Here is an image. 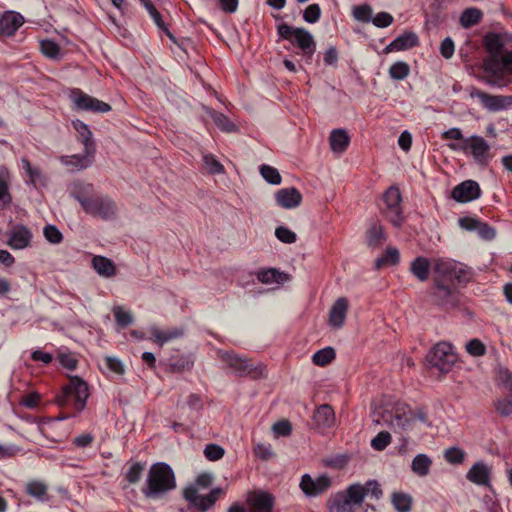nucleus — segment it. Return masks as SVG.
Returning a JSON list of instances; mask_svg holds the SVG:
<instances>
[{"mask_svg": "<svg viewBox=\"0 0 512 512\" xmlns=\"http://www.w3.org/2000/svg\"><path fill=\"white\" fill-rule=\"evenodd\" d=\"M177 487L173 469L165 462H157L150 466L141 492L147 499L165 498Z\"/></svg>", "mask_w": 512, "mask_h": 512, "instance_id": "f257e3e1", "label": "nucleus"}, {"mask_svg": "<svg viewBox=\"0 0 512 512\" xmlns=\"http://www.w3.org/2000/svg\"><path fill=\"white\" fill-rule=\"evenodd\" d=\"M383 420L394 432H402L412 429L419 421L427 427L432 426L428 413L424 407L412 408L406 403L396 402L390 410H386Z\"/></svg>", "mask_w": 512, "mask_h": 512, "instance_id": "f03ea898", "label": "nucleus"}, {"mask_svg": "<svg viewBox=\"0 0 512 512\" xmlns=\"http://www.w3.org/2000/svg\"><path fill=\"white\" fill-rule=\"evenodd\" d=\"M88 384L79 376H71L56 396V403L63 408H71L75 414L82 412L89 397Z\"/></svg>", "mask_w": 512, "mask_h": 512, "instance_id": "7ed1b4c3", "label": "nucleus"}, {"mask_svg": "<svg viewBox=\"0 0 512 512\" xmlns=\"http://www.w3.org/2000/svg\"><path fill=\"white\" fill-rule=\"evenodd\" d=\"M81 187L82 190L76 191L73 196L86 213L104 220L111 219L116 215L117 208L112 199L107 196H88L93 190L92 184H83Z\"/></svg>", "mask_w": 512, "mask_h": 512, "instance_id": "20e7f679", "label": "nucleus"}, {"mask_svg": "<svg viewBox=\"0 0 512 512\" xmlns=\"http://www.w3.org/2000/svg\"><path fill=\"white\" fill-rule=\"evenodd\" d=\"M433 281L466 284L472 278L471 270L452 259H435L432 266Z\"/></svg>", "mask_w": 512, "mask_h": 512, "instance_id": "39448f33", "label": "nucleus"}, {"mask_svg": "<svg viewBox=\"0 0 512 512\" xmlns=\"http://www.w3.org/2000/svg\"><path fill=\"white\" fill-rule=\"evenodd\" d=\"M217 355L227 369L240 377L251 376L257 378L262 376L265 370L263 365L253 366L246 358L233 351L219 350Z\"/></svg>", "mask_w": 512, "mask_h": 512, "instance_id": "423d86ee", "label": "nucleus"}, {"mask_svg": "<svg viewBox=\"0 0 512 512\" xmlns=\"http://www.w3.org/2000/svg\"><path fill=\"white\" fill-rule=\"evenodd\" d=\"M448 147L454 151H462L471 155L475 162L481 166H487L490 160V145L481 136L473 135L465 138L461 144L450 143Z\"/></svg>", "mask_w": 512, "mask_h": 512, "instance_id": "0eeeda50", "label": "nucleus"}, {"mask_svg": "<svg viewBox=\"0 0 512 512\" xmlns=\"http://www.w3.org/2000/svg\"><path fill=\"white\" fill-rule=\"evenodd\" d=\"M426 361L430 368H435L440 373L446 374L456 363L457 355L450 343L442 341L433 346L426 356Z\"/></svg>", "mask_w": 512, "mask_h": 512, "instance_id": "6e6552de", "label": "nucleus"}, {"mask_svg": "<svg viewBox=\"0 0 512 512\" xmlns=\"http://www.w3.org/2000/svg\"><path fill=\"white\" fill-rule=\"evenodd\" d=\"M223 494L224 490L220 487L213 488L206 495L198 493L197 487H186L183 491L184 499L190 506L196 508L200 512H206L212 508Z\"/></svg>", "mask_w": 512, "mask_h": 512, "instance_id": "1a4fd4ad", "label": "nucleus"}, {"mask_svg": "<svg viewBox=\"0 0 512 512\" xmlns=\"http://www.w3.org/2000/svg\"><path fill=\"white\" fill-rule=\"evenodd\" d=\"M401 201L402 197L398 187H389L383 195L384 215L395 227H400L404 220Z\"/></svg>", "mask_w": 512, "mask_h": 512, "instance_id": "9d476101", "label": "nucleus"}, {"mask_svg": "<svg viewBox=\"0 0 512 512\" xmlns=\"http://www.w3.org/2000/svg\"><path fill=\"white\" fill-rule=\"evenodd\" d=\"M332 485V479L326 474L312 478L310 474L301 477L299 487L306 497H317L325 493Z\"/></svg>", "mask_w": 512, "mask_h": 512, "instance_id": "9b49d317", "label": "nucleus"}, {"mask_svg": "<svg viewBox=\"0 0 512 512\" xmlns=\"http://www.w3.org/2000/svg\"><path fill=\"white\" fill-rule=\"evenodd\" d=\"M71 99L77 110L107 113L112 109L108 103L94 98L79 89L72 91Z\"/></svg>", "mask_w": 512, "mask_h": 512, "instance_id": "f8f14e48", "label": "nucleus"}, {"mask_svg": "<svg viewBox=\"0 0 512 512\" xmlns=\"http://www.w3.org/2000/svg\"><path fill=\"white\" fill-rule=\"evenodd\" d=\"M470 97L480 100L484 108L491 112L504 110L512 105V96L491 95L473 87Z\"/></svg>", "mask_w": 512, "mask_h": 512, "instance_id": "ddd939ff", "label": "nucleus"}, {"mask_svg": "<svg viewBox=\"0 0 512 512\" xmlns=\"http://www.w3.org/2000/svg\"><path fill=\"white\" fill-rule=\"evenodd\" d=\"M431 295L439 306L454 305L457 301V286L453 283L433 281Z\"/></svg>", "mask_w": 512, "mask_h": 512, "instance_id": "4468645a", "label": "nucleus"}, {"mask_svg": "<svg viewBox=\"0 0 512 512\" xmlns=\"http://www.w3.org/2000/svg\"><path fill=\"white\" fill-rule=\"evenodd\" d=\"M500 380L508 391L509 397L495 400L494 407L501 416L508 417L512 414V372L508 369L501 370Z\"/></svg>", "mask_w": 512, "mask_h": 512, "instance_id": "2eb2a0df", "label": "nucleus"}, {"mask_svg": "<svg viewBox=\"0 0 512 512\" xmlns=\"http://www.w3.org/2000/svg\"><path fill=\"white\" fill-rule=\"evenodd\" d=\"M480 194L481 189L476 181L465 180L453 188L451 197L457 202L467 203L478 199Z\"/></svg>", "mask_w": 512, "mask_h": 512, "instance_id": "dca6fc26", "label": "nucleus"}, {"mask_svg": "<svg viewBox=\"0 0 512 512\" xmlns=\"http://www.w3.org/2000/svg\"><path fill=\"white\" fill-rule=\"evenodd\" d=\"M246 501L252 512H272L275 499L269 492L256 490L248 493Z\"/></svg>", "mask_w": 512, "mask_h": 512, "instance_id": "f3484780", "label": "nucleus"}, {"mask_svg": "<svg viewBox=\"0 0 512 512\" xmlns=\"http://www.w3.org/2000/svg\"><path fill=\"white\" fill-rule=\"evenodd\" d=\"M24 24V17L15 11H5L0 16V37H11Z\"/></svg>", "mask_w": 512, "mask_h": 512, "instance_id": "a211bd4d", "label": "nucleus"}, {"mask_svg": "<svg viewBox=\"0 0 512 512\" xmlns=\"http://www.w3.org/2000/svg\"><path fill=\"white\" fill-rule=\"evenodd\" d=\"M32 233L24 225H15L9 232L7 244L14 250H22L30 246Z\"/></svg>", "mask_w": 512, "mask_h": 512, "instance_id": "6ab92c4d", "label": "nucleus"}, {"mask_svg": "<svg viewBox=\"0 0 512 512\" xmlns=\"http://www.w3.org/2000/svg\"><path fill=\"white\" fill-rule=\"evenodd\" d=\"M94 156L95 150L84 148V152L82 154L61 156L60 162L67 167H71L72 171H79L91 166L94 160Z\"/></svg>", "mask_w": 512, "mask_h": 512, "instance_id": "aec40b11", "label": "nucleus"}, {"mask_svg": "<svg viewBox=\"0 0 512 512\" xmlns=\"http://www.w3.org/2000/svg\"><path fill=\"white\" fill-rule=\"evenodd\" d=\"M276 204L284 209H294L302 202V195L295 187L282 188L275 193Z\"/></svg>", "mask_w": 512, "mask_h": 512, "instance_id": "412c9836", "label": "nucleus"}, {"mask_svg": "<svg viewBox=\"0 0 512 512\" xmlns=\"http://www.w3.org/2000/svg\"><path fill=\"white\" fill-rule=\"evenodd\" d=\"M349 308V303L347 298L340 297L338 298L332 305L329 311L328 324L333 329H340L343 327L347 312Z\"/></svg>", "mask_w": 512, "mask_h": 512, "instance_id": "4be33fe9", "label": "nucleus"}, {"mask_svg": "<svg viewBox=\"0 0 512 512\" xmlns=\"http://www.w3.org/2000/svg\"><path fill=\"white\" fill-rule=\"evenodd\" d=\"M335 423V412L329 404H322L313 414V424L316 429L323 432Z\"/></svg>", "mask_w": 512, "mask_h": 512, "instance_id": "5701e85b", "label": "nucleus"}, {"mask_svg": "<svg viewBox=\"0 0 512 512\" xmlns=\"http://www.w3.org/2000/svg\"><path fill=\"white\" fill-rule=\"evenodd\" d=\"M294 42L302 50L303 56L309 62L316 50V43L312 34L304 28H296Z\"/></svg>", "mask_w": 512, "mask_h": 512, "instance_id": "b1692460", "label": "nucleus"}, {"mask_svg": "<svg viewBox=\"0 0 512 512\" xmlns=\"http://www.w3.org/2000/svg\"><path fill=\"white\" fill-rule=\"evenodd\" d=\"M194 358L191 354H175L167 359L166 370L171 373H183L192 370Z\"/></svg>", "mask_w": 512, "mask_h": 512, "instance_id": "393cba45", "label": "nucleus"}, {"mask_svg": "<svg viewBox=\"0 0 512 512\" xmlns=\"http://www.w3.org/2000/svg\"><path fill=\"white\" fill-rule=\"evenodd\" d=\"M419 44L418 36L414 32H404L390 42L385 48V53L394 51H404L411 49Z\"/></svg>", "mask_w": 512, "mask_h": 512, "instance_id": "a878e982", "label": "nucleus"}, {"mask_svg": "<svg viewBox=\"0 0 512 512\" xmlns=\"http://www.w3.org/2000/svg\"><path fill=\"white\" fill-rule=\"evenodd\" d=\"M25 492L38 502H49L52 496L49 494L48 485L42 480H31L25 485Z\"/></svg>", "mask_w": 512, "mask_h": 512, "instance_id": "bb28decb", "label": "nucleus"}, {"mask_svg": "<svg viewBox=\"0 0 512 512\" xmlns=\"http://www.w3.org/2000/svg\"><path fill=\"white\" fill-rule=\"evenodd\" d=\"M491 471L483 462L475 463L466 474V478L477 485L489 486Z\"/></svg>", "mask_w": 512, "mask_h": 512, "instance_id": "cd10ccee", "label": "nucleus"}, {"mask_svg": "<svg viewBox=\"0 0 512 512\" xmlns=\"http://www.w3.org/2000/svg\"><path fill=\"white\" fill-rule=\"evenodd\" d=\"M91 265L101 277L112 278L116 275V266L114 262L105 256H94L92 258Z\"/></svg>", "mask_w": 512, "mask_h": 512, "instance_id": "c85d7f7f", "label": "nucleus"}, {"mask_svg": "<svg viewBox=\"0 0 512 512\" xmlns=\"http://www.w3.org/2000/svg\"><path fill=\"white\" fill-rule=\"evenodd\" d=\"M149 331L152 336L151 340L160 346L183 335V330L180 328L160 330L158 327L152 326Z\"/></svg>", "mask_w": 512, "mask_h": 512, "instance_id": "c756f323", "label": "nucleus"}, {"mask_svg": "<svg viewBox=\"0 0 512 512\" xmlns=\"http://www.w3.org/2000/svg\"><path fill=\"white\" fill-rule=\"evenodd\" d=\"M355 509L342 491L332 495L328 500L329 512H355Z\"/></svg>", "mask_w": 512, "mask_h": 512, "instance_id": "7c9ffc66", "label": "nucleus"}, {"mask_svg": "<svg viewBox=\"0 0 512 512\" xmlns=\"http://www.w3.org/2000/svg\"><path fill=\"white\" fill-rule=\"evenodd\" d=\"M432 269L430 260L423 256L416 257L410 265V272L420 281L425 282L429 278Z\"/></svg>", "mask_w": 512, "mask_h": 512, "instance_id": "2f4dec72", "label": "nucleus"}, {"mask_svg": "<svg viewBox=\"0 0 512 512\" xmlns=\"http://www.w3.org/2000/svg\"><path fill=\"white\" fill-rule=\"evenodd\" d=\"M331 150L335 153H343L350 143V137L346 130L335 129L329 137Z\"/></svg>", "mask_w": 512, "mask_h": 512, "instance_id": "473e14b6", "label": "nucleus"}, {"mask_svg": "<svg viewBox=\"0 0 512 512\" xmlns=\"http://www.w3.org/2000/svg\"><path fill=\"white\" fill-rule=\"evenodd\" d=\"M257 279L264 284H282L289 281L290 276L287 273L280 272L275 268H269L260 270L257 273Z\"/></svg>", "mask_w": 512, "mask_h": 512, "instance_id": "72a5a7b5", "label": "nucleus"}, {"mask_svg": "<svg viewBox=\"0 0 512 512\" xmlns=\"http://www.w3.org/2000/svg\"><path fill=\"white\" fill-rule=\"evenodd\" d=\"M21 166L26 175L29 177L28 183L31 184L34 188L37 187V183L46 185L47 179L42 174L40 168L32 166L27 158H21Z\"/></svg>", "mask_w": 512, "mask_h": 512, "instance_id": "f704fd0d", "label": "nucleus"}, {"mask_svg": "<svg viewBox=\"0 0 512 512\" xmlns=\"http://www.w3.org/2000/svg\"><path fill=\"white\" fill-rule=\"evenodd\" d=\"M72 125L76 130L78 139L83 144L84 148L95 150V143L89 126L80 120L73 121Z\"/></svg>", "mask_w": 512, "mask_h": 512, "instance_id": "c9c22d12", "label": "nucleus"}, {"mask_svg": "<svg viewBox=\"0 0 512 512\" xmlns=\"http://www.w3.org/2000/svg\"><path fill=\"white\" fill-rule=\"evenodd\" d=\"M139 1L145 7V9L149 13L150 17L153 19V21H154L155 25L158 27V29L163 31L170 39H172L173 35L169 31V28L165 24L160 12L157 10V8L153 4V2L151 0H139Z\"/></svg>", "mask_w": 512, "mask_h": 512, "instance_id": "e433bc0d", "label": "nucleus"}, {"mask_svg": "<svg viewBox=\"0 0 512 512\" xmlns=\"http://www.w3.org/2000/svg\"><path fill=\"white\" fill-rule=\"evenodd\" d=\"M484 46L491 56H500L503 52L504 41L497 33H488L484 37Z\"/></svg>", "mask_w": 512, "mask_h": 512, "instance_id": "4c0bfd02", "label": "nucleus"}, {"mask_svg": "<svg viewBox=\"0 0 512 512\" xmlns=\"http://www.w3.org/2000/svg\"><path fill=\"white\" fill-rule=\"evenodd\" d=\"M432 465V460L426 454H418L414 457L411 463L412 471L420 476H427L430 472V468Z\"/></svg>", "mask_w": 512, "mask_h": 512, "instance_id": "58836bf2", "label": "nucleus"}, {"mask_svg": "<svg viewBox=\"0 0 512 512\" xmlns=\"http://www.w3.org/2000/svg\"><path fill=\"white\" fill-rule=\"evenodd\" d=\"M342 492L356 508L362 505L366 496L364 486L360 483L351 484Z\"/></svg>", "mask_w": 512, "mask_h": 512, "instance_id": "ea45409f", "label": "nucleus"}, {"mask_svg": "<svg viewBox=\"0 0 512 512\" xmlns=\"http://www.w3.org/2000/svg\"><path fill=\"white\" fill-rule=\"evenodd\" d=\"M482 12L477 8L465 9L459 18V23L463 28H470L477 25L482 19Z\"/></svg>", "mask_w": 512, "mask_h": 512, "instance_id": "a19ab883", "label": "nucleus"}, {"mask_svg": "<svg viewBox=\"0 0 512 512\" xmlns=\"http://www.w3.org/2000/svg\"><path fill=\"white\" fill-rule=\"evenodd\" d=\"M386 240V235L381 224L373 223L367 231V244L375 248Z\"/></svg>", "mask_w": 512, "mask_h": 512, "instance_id": "79ce46f5", "label": "nucleus"}, {"mask_svg": "<svg viewBox=\"0 0 512 512\" xmlns=\"http://www.w3.org/2000/svg\"><path fill=\"white\" fill-rule=\"evenodd\" d=\"M336 357L334 348L326 347L318 350L312 356V362L316 366L324 367L331 363Z\"/></svg>", "mask_w": 512, "mask_h": 512, "instance_id": "37998d69", "label": "nucleus"}, {"mask_svg": "<svg viewBox=\"0 0 512 512\" xmlns=\"http://www.w3.org/2000/svg\"><path fill=\"white\" fill-rule=\"evenodd\" d=\"M399 260L400 254L398 249L394 247H388L385 253L375 261V268L381 269L387 264L394 266L399 263Z\"/></svg>", "mask_w": 512, "mask_h": 512, "instance_id": "c03bdc74", "label": "nucleus"}, {"mask_svg": "<svg viewBox=\"0 0 512 512\" xmlns=\"http://www.w3.org/2000/svg\"><path fill=\"white\" fill-rule=\"evenodd\" d=\"M392 504L398 512H409L412 506V497L403 492H395L392 495Z\"/></svg>", "mask_w": 512, "mask_h": 512, "instance_id": "a18cd8bd", "label": "nucleus"}, {"mask_svg": "<svg viewBox=\"0 0 512 512\" xmlns=\"http://www.w3.org/2000/svg\"><path fill=\"white\" fill-rule=\"evenodd\" d=\"M410 73V66L404 61H397L389 68V76L393 80H404Z\"/></svg>", "mask_w": 512, "mask_h": 512, "instance_id": "49530a36", "label": "nucleus"}, {"mask_svg": "<svg viewBox=\"0 0 512 512\" xmlns=\"http://www.w3.org/2000/svg\"><path fill=\"white\" fill-rule=\"evenodd\" d=\"M40 50L50 59L59 60L61 58L60 47L53 40H42L40 42Z\"/></svg>", "mask_w": 512, "mask_h": 512, "instance_id": "de8ad7c7", "label": "nucleus"}, {"mask_svg": "<svg viewBox=\"0 0 512 512\" xmlns=\"http://www.w3.org/2000/svg\"><path fill=\"white\" fill-rule=\"evenodd\" d=\"M210 116L215 125L222 131L233 132L236 130V125L232 121H230V119L226 115L220 112L212 111L210 113Z\"/></svg>", "mask_w": 512, "mask_h": 512, "instance_id": "09e8293b", "label": "nucleus"}, {"mask_svg": "<svg viewBox=\"0 0 512 512\" xmlns=\"http://www.w3.org/2000/svg\"><path fill=\"white\" fill-rule=\"evenodd\" d=\"M484 72L493 77L498 76L501 72H504L502 69L500 56H491L484 60Z\"/></svg>", "mask_w": 512, "mask_h": 512, "instance_id": "8fccbe9b", "label": "nucleus"}, {"mask_svg": "<svg viewBox=\"0 0 512 512\" xmlns=\"http://www.w3.org/2000/svg\"><path fill=\"white\" fill-rule=\"evenodd\" d=\"M145 469V464L141 462H135L130 465L125 473V480L129 484H136L140 481L143 471Z\"/></svg>", "mask_w": 512, "mask_h": 512, "instance_id": "3c124183", "label": "nucleus"}, {"mask_svg": "<svg viewBox=\"0 0 512 512\" xmlns=\"http://www.w3.org/2000/svg\"><path fill=\"white\" fill-rule=\"evenodd\" d=\"M261 176L272 185H279L282 181L281 175L278 170L272 166L263 164L260 166Z\"/></svg>", "mask_w": 512, "mask_h": 512, "instance_id": "603ef678", "label": "nucleus"}, {"mask_svg": "<svg viewBox=\"0 0 512 512\" xmlns=\"http://www.w3.org/2000/svg\"><path fill=\"white\" fill-rule=\"evenodd\" d=\"M203 163L205 169L213 175L222 174L224 172L223 165L212 154L203 155Z\"/></svg>", "mask_w": 512, "mask_h": 512, "instance_id": "864d4df0", "label": "nucleus"}, {"mask_svg": "<svg viewBox=\"0 0 512 512\" xmlns=\"http://www.w3.org/2000/svg\"><path fill=\"white\" fill-rule=\"evenodd\" d=\"M466 453L459 447H450L445 450V460L450 464H461L465 459Z\"/></svg>", "mask_w": 512, "mask_h": 512, "instance_id": "5fc2aeb1", "label": "nucleus"}, {"mask_svg": "<svg viewBox=\"0 0 512 512\" xmlns=\"http://www.w3.org/2000/svg\"><path fill=\"white\" fill-rule=\"evenodd\" d=\"M391 440L389 432L381 431L371 440V446L374 450L383 451L391 443Z\"/></svg>", "mask_w": 512, "mask_h": 512, "instance_id": "6e6d98bb", "label": "nucleus"}, {"mask_svg": "<svg viewBox=\"0 0 512 512\" xmlns=\"http://www.w3.org/2000/svg\"><path fill=\"white\" fill-rule=\"evenodd\" d=\"M275 236L279 241L285 244H292L297 240L296 233L285 226H278L275 229Z\"/></svg>", "mask_w": 512, "mask_h": 512, "instance_id": "4d7b16f0", "label": "nucleus"}, {"mask_svg": "<svg viewBox=\"0 0 512 512\" xmlns=\"http://www.w3.org/2000/svg\"><path fill=\"white\" fill-rule=\"evenodd\" d=\"M321 17V8L318 4H310L303 12V19L305 22L314 24L319 21Z\"/></svg>", "mask_w": 512, "mask_h": 512, "instance_id": "13d9d810", "label": "nucleus"}, {"mask_svg": "<svg viewBox=\"0 0 512 512\" xmlns=\"http://www.w3.org/2000/svg\"><path fill=\"white\" fill-rule=\"evenodd\" d=\"M466 351L474 357L485 355L486 347L479 339H471L466 344Z\"/></svg>", "mask_w": 512, "mask_h": 512, "instance_id": "bf43d9fd", "label": "nucleus"}, {"mask_svg": "<svg viewBox=\"0 0 512 512\" xmlns=\"http://www.w3.org/2000/svg\"><path fill=\"white\" fill-rule=\"evenodd\" d=\"M225 454V450L217 444H208L204 448V456L209 461L220 460Z\"/></svg>", "mask_w": 512, "mask_h": 512, "instance_id": "052dcab7", "label": "nucleus"}, {"mask_svg": "<svg viewBox=\"0 0 512 512\" xmlns=\"http://www.w3.org/2000/svg\"><path fill=\"white\" fill-rule=\"evenodd\" d=\"M113 314L117 324L121 327H127L133 321L132 315L128 311L123 310L122 307H115Z\"/></svg>", "mask_w": 512, "mask_h": 512, "instance_id": "680f3d73", "label": "nucleus"}, {"mask_svg": "<svg viewBox=\"0 0 512 512\" xmlns=\"http://www.w3.org/2000/svg\"><path fill=\"white\" fill-rule=\"evenodd\" d=\"M43 233L46 240L52 244H59L63 239L62 233L55 225L45 226Z\"/></svg>", "mask_w": 512, "mask_h": 512, "instance_id": "e2e57ef3", "label": "nucleus"}, {"mask_svg": "<svg viewBox=\"0 0 512 512\" xmlns=\"http://www.w3.org/2000/svg\"><path fill=\"white\" fill-rule=\"evenodd\" d=\"M355 19L362 22H369L372 19V9L369 5H358L353 9Z\"/></svg>", "mask_w": 512, "mask_h": 512, "instance_id": "0e129e2a", "label": "nucleus"}, {"mask_svg": "<svg viewBox=\"0 0 512 512\" xmlns=\"http://www.w3.org/2000/svg\"><path fill=\"white\" fill-rule=\"evenodd\" d=\"M11 200L8 183L0 172V209L10 204Z\"/></svg>", "mask_w": 512, "mask_h": 512, "instance_id": "69168bd1", "label": "nucleus"}, {"mask_svg": "<svg viewBox=\"0 0 512 512\" xmlns=\"http://www.w3.org/2000/svg\"><path fill=\"white\" fill-rule=\"evenodd\" d=\"M393 16L387 12H379L372 19V23L379 28H386L393 23Z\"/></svg>", "mask_w": 512, "mask_h": 512, "instance_id": "338daca9", "label": "nucleus"}, {"mask_svg": "<svg viewBox=\"0 0 512 512\" xmlns=\"http://www.w3.org/2000/svg\"><path fill=\"white\" fill-rule=\"evenodd\" d=\"M275 436H288L291 434L292 426L289 421L281 420L276 422L272 427Z\"/></svg>", "mask_w": 512, "mask_h": 512, "instance_id": "774afa93", "label": "nucleus"}]
</instances>
